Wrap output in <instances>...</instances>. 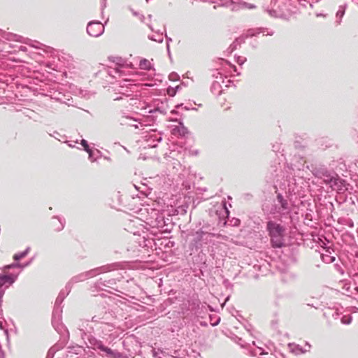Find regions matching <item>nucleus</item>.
<instances>
[{
	"instance_id": "1",
	"label": "nucleus",
	"mask_w": 358,
	"mask_h": 358,
	"mask_svg": "<svg viewBox=\"0 0 358 358\" xmlns=\"http://www.w3.org/2000/svg\"><path fill=\"white\" fill-rule=\"evenodd\" d=\"M114 317L112 313L105 311L100 313L92 317V325H88L89 329L85 331L80 329V335L85 341L87 348L94 350H99L100 352L104 353L105 356L109 358H122V354L117 350L104 345L102 341L99 340L95 336L107 340L108 338H115V330L116 325L113 320Z\"/></svg>"
},
{
	"instance_id": "2",
	"label": "nucleus",
	"mask_w": 358,
	"mask_h": 358,
	"mask_svg": "<svg viewBox=\"0 0 358 358\" xmlns=\"http://www.w3.org/2000/svg\"><path fill=\"white\" fill-rule=\"evenodd\" d=\"M146 224L149 226L147 229V232L143 231V236L137 234L136 232H134V236H138L136 238V241L138 242L140 247L142 248H151L154 243L155 237H157L159 234H162L164 231L165 226V222L164 217L161 215L156 214L155 219L151 218L150 222H146Z\"/></svg>"
},
{
	"instance_id": "3",
	"label": "nucleus",
	"mask_w": 358,
	"mask_h": 358,
	"mask_svg": "<svg viewBox=\"0 0 358 358\" xmlns=\"http://www.w3.org/2000/svg\"><path fill=\"white\" fill-rule=\"evenodd\" d=\"M312 173L317 178L322 179L326 185L333 189L342 191L345 186V180L341 178L334 171L329 170L324 165H316L312 167Z\"/></svg>"
},
{
	"instance_id": "4",
	"label": "nucleus",
	"mask_w": 358,
	"mask_h": 358,
	"mask_svg": "<svg viewBox=\"0 0 358 358\" xmlns=\"http://www.w3.org/2000/svg\"><path fill=\"white\" fill-rule=\"evenodd\" d=\"M266 229L273 248H280L285 245L284 236L285 228L282 225L275 221L268 220L266 222Z\"/></svg>"
},
{
	"instance_id": "5",
	"label": "nucleus",
	"mask_w": 358,
	"mask_h": 358,
	"mask_svg": "<svg viewBox=\"0 0 358 358\" xmlns=\"http://www.w3.org/2000/svg\"><path fill=\"white\" fill-rule=\"evenodd\" d=\"M192 236L190 241L189 248L192 251H197L199 249L203 248L204 245H208L213 241V237L209 236V233H202V231H192L189 234Z\"/></svg>"
},
{
	"instance_id": "6",
	"label": "nucleus",
	"mask_w": 358,
	"mask_h": 358,
	"mask_svg": "<svg viewBox=\"0 0 358 358\" xmlns=\"http://www.w3.org/2000/svg\"><path fill=\"white\" fill-rule=\"evenodd\" d=\"M276 188V202L274 205L275 212L281 215H287L292 210L291 205L288 201L289 195L285 192V195L278 191V188Z\"/></svg>"
},
{
	"instance_id": "7",
	"label": "nucleus",
	"mask_w": 358,
	"mask_h": 358,
	"mask_svg": "<svg viewBox=\"0 0 358 358\" xmlns=\"http://www.w3.org/2000/svg\"><path fill=\"white\" fill-rule=\"evenodd\" d=\"M135 89L136 85L133 83L132 80L124 79L120 82L118 87L115 89L117 92L116 94H120L121 96H116L114 98V100L119 101L122 99L123 96L129 97L133 96L134 93L136 92Z\"/></svg>"
},
{
	"instance_id": "8",
	"label": "nucleus",
	"mask_w": 358,
	"mask_h": 358,
	"mask_svg": "<svg viewBox=\"0 0 358 358\" xmlns=\"http://www.w3.org/2000/svg\"><path fill=\"white\" fill-rule=\"evenodd\" d=\"M121 263L115 262L112 264H108L90 271H85L87 279L92 278L99 274L110 272L113 271L118 270L121 268Z\"/></svg>"
},
{
	"instance_id": "9",
	"label": "nucleus",
	"mask_w": 358,
	"mask_h": 358,
	"mask_svg": "<svg viewBox=\"0 0 358 358\" xmlns=\"http://www.w3.org/2000/svg\"><path fill=\"white\" fill-rule=\"evenodd\" d=\"M20 271L17 273H4L0 274V301L3 298L5 289L12 285L17 280Z\"/></svg>"
},
{
	"instance_id": "10",
	"label": "nucleus",
	"mask_w": 358,
	"mask_h": 358,
	"mask_svg": "<svg viewBox=\"0 0 358 358\" xmlns=\"http://www.w3.org/2000/svg\"><path fill=\"white\" fill-rule=\"evenodd\" d=\"M62 310L58 308H54L52 317V325L55 331L60 335L64 336L69 334L68 329L62 322Z\"/></svg>"
},
{
	"instance_id": "11",
	"label": "nucleus",
	"mask_w": 358,
	"mask_h": 358,
	"mask_svg": "<svg viewBox=\"0 0 358 358\" xmlns=\"http://www.w3.org/2000/svg\"><path fill=\"white\" fill-rule=\"evenodd\" d=\"M87 32L92 37H99L104 32V24L97 20H93L88 22L87 25Z\"/></svg>"
},
{
	"instance_id": "12",
	"label": "nucleus",
	"mask_w": 358,
	"mask_h": 358,
	"mask_svg": "<svg viewBox=\"0 0 358 358\" xmlns=\"http://www.w3.org/2000/svg\"><path fill=\"white\" fill-rule=\"evenodd\" d=\"M144 138L147 142V145L150 148H155L158 143L162 140V134L155 130L146 132Z\"/></svg>"
},
{
	"instance_id": "13",
	"label": "nucleus",
	"mask_w": 358,
	"mask_h": 358,
	"mask_svg": "<svg viewBox=\"0 0 358 358\" xmlns=\"http://www.w3.org/2000/svg\"><path fill=\"white\" fill-rule=\"evenodd\" d=\"M71 290V284H66L65 289L62 290L56 299L54 308H58L62 310V303Z\"/></svg>"
},
{
	"instance_id": "14",
	"label": "nucleus",
	"mask_w": 358,
	"mask_h": 358,
	"mask_svg": "<svg viewBox=\"0 0 358 358\" xmlns=\"http://www.w3.org/2000/svg\"><path fill=\"white\" fill-rule=\"evenodd\" d=\"M116 279L110 278V279H103L100 278L95 283L94 287L99 289H103V287L112 288L114 285H116Z\"/></svg>"
},
{
	"instance_id": "15",
	"label": "nucleus",
	"mask_w": 358,
	"mask_h": 358,
	"mask_svg": "<svg viewBox=\"0 0 358 358\" xmlns=\"http://www.w3.org/2000/svg\"><path fill=\"white\" fill-rule=\"evenodd\" d=\"M259 34H263V35L266 36H273L274 31L273 30H269L267 28H258L256 29H249L248 31L247 36H254Z\"/></svg>"
},
{
	"instance_id": "16",
	"label": "nucleus",
	"mask_w": 358,
	"mask_h": 358,
	"mask_svg": "<svg viewBox=\"0 0 358 358\" xmlns=\"http://www.w3.org/2000/svg\"><path fill=\"white\" fill-rule=\"evenodd\" d=\"M52 219L55 220L52 224L55 231H60L64 228L66 220L64 217L53 216Z\"/></svg>"
},
{
	"instance_id": "17",
	"label": "nucleus",
	"mask_w": 358,
	"mask_h": 358,
	"mask_svg": "<svg viewBox=\"0 0 358 358\" xmlns=\"http://www.w3.org/2000/svg\"><path fill=\"white\" fill-rule=\"evenodd\" d=\"M49 92V96L51 99H55L61 103H66L65 95L63 93L54 89H52Z\"/></svg>"
},
{
	"instance_id": "18",
	"label": "nucleus",
	"mask_w": 358,
	"mask_h": 358,
	"mask_svg": "<svg viewBox=\"0 0 358 358\" xmlns=\"http://www.w3.org/2000/svg\"><path fill=\"white\" fill-rule=\"evenodd\" d=\"M197 231H202V233H203V234L204 233L206 234V232H208V233H209V236H211L213 238L220 236L219 234H217L213 232L214 227H213L210 224H208V223L203 224L202 227Z\"/></svg>"
},
{
	"instance_id": "19",
	"label": "nucleus",
	"mask_w": 358,
	"mask_h": 358,
	"mask_svg": "<svg viewBox=\"0 0 358 358\" xmlns=\"http://www.w3.org/2000/svg\"><path fill=\"white\" fill-rule=\"evenodd\" d=\"M330 248H327L324 253L321 254L322 260L326 264H330L335 261V257L331 255Z\"/></svg>"
},
{
	"instance_id": "20",
	"label": "nucleus",
	"mask_w": 358,
	"mask_h": 358,
	"mask_svg": "<svg viewBox=\"0 0 358 358\" xmlns=\"http://www.w3.org/2000/svg\"><path fill=\"white\" fill-rule=\"evenodd\" d=\"M69 339V334H66L64 336H60L59 341L57 343H56L55 345H53V348H55L57 349V352L58 350L62 349L66 345Z\"/></svg>"
},
{
	"instance_id": "21",
	"label": "nucleus",
	"mask_w": 358,
	"mask_h": 358,
	"mask_svg": "<svg viewBox=\"0 0 358 358\" xmlns=\"http://www.w3.org/2000/svg\"><path fill=\"white\" fill-rule=\"evenodd\" d=\"M245 38L246 37L243 36L236 38L228 48L229 52H232L238 46H240L242 43H245Z\"/></svg>"
},
{
	"instance_id": "22",
	"label": "nucleus",
	"mask_w": 358,
	"mask_h": 358,
	"mask_svg": "<svg viewBox=\"0 0 358 358\" xmlns=\"http://www.w3.org/2000/svg\"><path fill=\"white\" fill-rule=\"evenodd\" d=\"M85 280H87L86 274L85 272H83L77 275L73 276L67 284H71V286L72 287L73 284L79 282H83Z\"/></svg>"
},
{
	"instance_id": "23",
	"label": "nucleus",
	"mask_w": 358,
	"mask_h": 358,
	"mask_svg": "<svg viewBox=\"0 0 358 358\" xmlns=\"http://www.w3.org/2000/svg\"><path fill=\"white\" fill-rule=\"evenodd\" d=\"M33 259H31L30 261L25 264H20V263H13L10 265H8L5 267L6 269H10L14 268H18L20 270H22L24 268L28 266L31 262H32Z\"/></svg>"
},
{
	"instance_id": "24",
	"label": "nucleus",
	"mask_w": 358,
	"mask_h": 358,
	"mask_svg": "<svg viewBox=\"0 0 358 358\" xmlns=\"http://www.w3.org/2000/svg\"><path fill=\"white\" fill-rule=\"evenodd\" d=\"M346 6L343 5L340 6L338 10L336 13V17L337 18L336 23L338 24H340L341 22L342 17H343L345 12Z\"/></svg>"
},
{
	"instance_id": "25",
	"label": "nucleus",
	"mask_w": 358,
	"mask_h": 358,
	"mask_svg": "<svg viewBox=\"0 0 358 358\" xmlns=\"http://www.w3.org/2000/svg\"><path fill=\"white\" fill-rule=\"evenodd\" d=\"M289 345L291 351L296 355L303 354L306 352V350H303L302 347H301L299 345L289 344Z\"/></svg>"
},
{
	"instance_id": "26",
	"label": "nucleus",
	"mask_w": 358,
	"mask_h": 358,
	"mask_svg": "<svg viewBox=\"0 0 358 358\" xmlns=\"http://www.w3.org/2000/svg\"><path fill=\"white\" fill-rule=\"evenodd\" d=\"M30 250V247H27L25 250L21 252H19V253H17L15 254L14 256H13V259L15 261H19L21 259L24 258L25 256L27 255V254L29 253Z\"/></svg>"
},
{
	"instance_id": "27",
	"label": "nucleus",
	"mask_w": 358,
	"mask_h": 358,
	"mask_svg": "<svg viewBox=\"0 0 358 358\" xmlns=\"http://www.w3.org/2000/svg\"><path fill=\"white\" fill-rule=\"evenodd\" d=\"M189 306L191 307L192 310H194L199 308L200 305V301L197 298L192 297L188 301Z\"/></svg>"
},
{
	"instance_id": "28",
	"label": "nucleus",
	"mask_w": 358,
	"mask_h": 358,
	"mask_svg": "<svg viewBox=\"0 0 358 358\" xmlns=\"http://www.w3.org/2000/svg\"><path fill=\"white\" fill-rule=\"evenodd\" d=\"M88 155H89V159L92 162H94L95 161H96V159L99 158V150H96V151H94L92 149L90 151H88Z\"/></svg>"
},
{
	"instance_id": "29",
	"label": "nucleus",
	"mask_w": 358,
	"mask_h": 358,
	"mask_svg": "<svg viewBox=\"0 0 358 358\" xmlns=\"http://www.w3.org/2000/svg\"><path fill=\"white\" fill-rule=\"evenodd\" d=\"M3 37L6 40L15 41H21V39L23 38L21 36H18L12 33L6 34V36H3Z\"/></svg>"
},
{
	"instance_id": "30",
	"label": "nucleus",
	"mask_w": 358,
	"mask_h": 358,
	"mask_svg": "<svg viewBox=\"0 0 358 358\" xmlns=\"http://www.w3.org/2000/svg\"><path fill=\"white\" fill-rule=\"evenodd\" d=\"M149 38L152 41L162 43L163 41V33L157 32L155 35L150 36Z\"/></svg>"
},
{
	"instance_id": "31",
	"label": "nucleus",
	"mask_w": 358,
	"mask_h": 358,
	"mask_svg": "<svg viewBox=\"0 0 358 358\" xmlns=\"http://www.w3.org/2000/svg\"><path fill=\"white\" fill-rule=\"evenodd\" d=\"M140 68L144 70H150L151 68L150 63L146 59H141L139 64Z\"/></svg>"
},
{
	"instance_id": "32",
	"label": "nucleus",
	"mask_w": 358,
	"mask_h": 358,
	"mask_svg": "<svg viewBox=\"0 0 358 358\" xmlns=\"http://www.w3.org/2000/svg\"><path fill=\"white\" fill-rule=\"evenodd\" d=\"M69 352L74 353L76 355H78L82 351V347L79 345H75V346H69L68 347Z\"/></svg>"
},
{
	"instance_id": "33",
	"label": "nucleus",
	"mask_w": 358,
	"mask_h": 358,
	"mask_svg": "<svg viewBox=\"0 0 358 358\" xmlns=\"http://www.w3.org/2000/svg\"><path fill=\"white\" fill-rule=\"evenodd\" d=\"M352 317L351 316V315H343L341 317V322L343 324H350L352 322Z\"/></svg>"
},
{
	"instance_id": "34",
	"label": "nucleus",
	"mask_w": 358,
	"mask_h": 358,
	"mask_svg": "<svg viewBox=\"0 0 358 358\" xmlns=\"http://www.w3.org/2000/svg\"><path fill=\"white\" fill-rule=\"evenodd\" d=\"M109 75L111 76L113 78H116V75H118L119 76L122 74V71L120 68L117 69H113L109 71Z\"/></svg>"
},
{
	"instance_id": "35",
	"label": "nucleus",
	"mask_w": 358,
	"mask_h": 358,
	"mask_svg": "<svg viewBox=\"0 0 358 358\" xmlns=\"http://www.w3.org/2000/svg\"><path fill=\"white\" fill-rule=\"evenodd\" d=\"M178 131L180 136H184L186 134L188 133L187 129L182 125L180 127L178 128Z\"/></svg>"
},
{
	"instance_id": "36",
	"label": "nucleus",
	"mask_w": 358,
	"mask_h": 358,
	"mask_svg": "<svg viewBox=\"0 0 358 358\" xmlns=\"http://www.w3.org/2000/svg\"><path fill=\"white\" fill-rule=\"evenodd\" d=\"M56 352L57 349L52 346L48 350L46 358H53Z\"/></svg>"
},
{
	"instance_id": "37",
	"label": "nucleus",
	"mask_w": 358,
	"mask_h": 358,
	"mask_svg": "<svg viewBox=\"0 0 358 358\" xmlns=\"http://www.w3.org/2000/svg\"><path fill=\"white\" fill-rule=\"evenodd\" d=\"M19 51L26 52L27 47L22 45H19V46H16L13 50H10V53L19 52Z\"/></svg>"
},
{
	"instance_id": "38",
	"label": "nucleus",
	"mask_w": 358,
	"mask_h": 358,
	"mask_svg": "<svg viewBox=\"0 0 358 358\" xmlns=\"http://www.w3.org/2000/svg\"><path fill=\"white\" fill-rule=\"evenodd\" d=\"M81 145L84 148V150L88 152V151L91 150L92 149L90 148L89 145H88V143L86 140L85 139H83L81 141Z\"/></svg>"
},
{
	"instance_id": "39",
	"label": "nucleus",
	"mask_w": 358,
	"mask_h": 358,
	"mask_svg": "<svg viewBox=\"0 0 358 358\" xmlns=\"http://www.w3.org/2000/svg\"><path fill=\"white\" fill-rule=\"evenodd\" d=\"M245 61H246V58L244 57L238 56V57H236V62L239 65H243L245 63Z\"/></svg>"
},
{
	"instance_id": "40",
	"label": "nucleus",
	"mask_w": 358,
	"mask_h": 358,
	"mask_svg": "<svg viewBox=\"0 0 358 358\" xmlns=\"http://www.w3.org/2000/svg\"><path fill=\"white\" fill-rule=\"evenodd\" d=\"M167 93L170 96H174L176 94V88L169 87L167 89Z\"/></svg>"
},
{
	"instance_id": "41",
	"label": "nucleus",
	"mask_w": 358,
	"mask_h": 358,
	"mask_svg": "<svg viewBox=\"0 0 358 358\" xmlns=\"http://www.w3.org/2000/svg\"><path fill=\"white\" fill-rule=\"evenodd\" d=\"M154 111H158L160 113L162 114H166V111H167V108H164V106H157L155 108Z\"/></svg>"
},
{
	"instance_id": "42",
	"label": "nucleus",
	"mask_w": 358,
	"mask_h": 358,
	"mask_svg": "<svg viewBox=\"0 0 358 358\" xmlns=\"http://www.w3.org/2000/svg\"><path fill=\"white\" fill-rule=\"evenodd\" d=\"M169 77L171 80H178L180 78L179 76L175 72L171 73Z\"/></svg>"
},
{
	"instance_id": "43",
	"label": "nucleus",
	"mask_w": 358,
	"mask_h": 358,
	"mask_svg": "<svg viewBox=\"0 0 358 358\" xmlns=\"http://www.w3.org/2000/svg\"><path fill=\"white\" fill-rule=\"evenodd\" d=\"M165 37L166 38V48H167V51H168V53L169 55L170 54V50H169V42L172 41V39L169 37H168V36L166 35V34H165Z\"/></svg>"
},
{
	"instance_id": "44",
	"label": "nucleus",
	"mask_w": 358,
	"mask_h": 358,
	"mask_svg": "<svg viewBox=\"0 0 358 358\" xmlns=\"http://www.w3.org/2000/svg\"><path fill=\"white\" fill-rule=\"evenodd\" d=\"M280 144L276 143L273 145V150L275 152H279L280 150Z\"/></svg>"
},
{
	"instance_id": "45",
	"label": "nucleus",
	"mask_w": 358,
	"mask_h": 358,
	"mask_svg": "<svg viewBox=\"0 0 358 358\" xmlns=\"http://www.w3.org/2000/svg\"><path fill=\"white\" fill-rule=\"evenodd\" d=\"M41 45H43V44L38 41H34V44H31V46L35 47L36 48H40Z\"/></svg>"
},
{
	"instance_id": "46",
	"label": "nucleus",
	"mask_w": 358,
	"mask_h": 358,
	"mask_svg": "<svg viewBox=\"0 0 358 358\" xmlns=\"http://www.w3.org/2000/svg\"><path fill=\"white\" fill-rule=\"evenodd\" d=\"M240 224V220L238 219H234L231 220V224L234 226H237Z\"/></svg>"
},
{
	"instance_id": "47",
	"label": "nucleus",
	"mask_w": 358,
	"mask_h": 358,
	"mask_svg": "<svg viewBox=\"0 0 358 358\" xmlns=\"http://www.w3.org/2000/svg\"><path fill=\"white\" fill-rule=\"evenodd\" d=\"M248 354L252 357H255L257 355V352L255 350H250L248 351Z\"/></svg>"
},
{
	"instance_id": "48",
	"label": "nucleus",
	"mask_w": 358,
	"mask_h": 358,
	"mask_svg": "<svg viewBox=\"0 0 358 358\" xmlns=\"http://www.w3.org/2000/svg\"><path fill=\"white\" fill-rule=\"evenodd\" d=\"M258 349L260 350V352H259L260 355H266L267 354V352H265L264 350H263L262 348H258Z\"/></svg>"
},
{
	"instance_id": "49",
	"label": "nucleus",
	"mask_w": 358,
	"mask_h": 358,
	"mask_svg": "<svg viewBox=\"0 0 358 358\" xmlns=\"http://www.w3.org/2000/svg\"><path fill=\"white\" fill-rule=\"evenodd\" d=\"M279 188H280V189H285V188H286V184H285V183L280 184V185H279Z\"/></svg>"
},
{
	"instance_id": "50",
	"label": "nucleus",
	"mask_w": 358,
	"mask_h": 358,
	"mask_svg": "<svg viewBox=\"0 0 358 358\" xmlns=\"http://www.w3.org/2000/svg\"><path fill=\"white\" fill-rule=\"evenodd\" d=\"M219 86H220V84L218 82H214L212 85V87H219Z\"/></svg>"
},
{
	"instance_id": "51",
	"label": "nucleus",
	"mask_w": 358,
	"mask_h": 358,
	"mask_svg": "<svg viewBox=\"0 0 358 358\" xmlns=\"http://www.w3.org/2000/svg\"><path fill=\"white\" fill-rule=\"evenodd\" d=\"M219 322H220V318H218L215 322L212 323V325L215 326V325L218 324Z\"/></svg>"
},
{
	"instance_id": "52",
	"label": "nucleus",
	"mask_w": 358,
	"mask_h": 358,
	"mask_svg": "<svg viewBox=\"0 0 358 358\" xmlns=\"http://www.w3.org/2000/svg\"><path fill=\"white\" fill-rule=\"evenodd\" d=\"M224 208H225V213L227 214V217H229V210L226 207H224Z\"/></svg>"
},
{
	"instance_id": "53",
	"label": "nucleus",
	"mask_w": 358,
	"mask_h": 358,
	"mask_svg": "<svg viewBox=\"0 0 358 358\" xmlns=\"http://www.w3.org/2000/svg\"><path fill=\"white\" fill-rule=\"evenodd\" d=\"M172 114H177L178 112L176 110H172L171 112Z\"/></svg>"
},
{
	"instance_id": "54",
	"label": "nucleus",
	"mask_w": 358,
	"mask_h": 358,
	"mask_svg": "<svg viewBox=\"0 0 358 358\" xmlns=\"http://www.w3.org/2000/svg\"><path fill=\"white\" fill-rule=\"evenodd\" d=\"M180 107H182V104H178L176 106V108H180Z\"/></svg>"
},
{
	"instance_id": "55",
	"label": "nucleus",
	"mask_w": 358,
	"mask_h": 358,
	"mask_svg": "<svg viewBox=\"0 0 358 358\" xmlns=\"http://www.w3.org/2000/svg\"><path fill=\"white\" fill-rule=\"evenodd\" d=\"M184 108L187 110H189V107H187V106H185Z\"/></svg>"
},
{
	"instance_id": "56",
	"label": "nucleus",
	"mask_w": 358,
	"mask_h": 358,
	"mask_svg": "<svg viewBox=\"0 0 358 358\" xmlns=\"http://www.w3.org/2000/svg\"><path fill=\"white\" fill-rule=\"evenodd\" d=\"M233 68L234 69V71L236 72V67L235 66H233Z\"/></svg>"
},
{
	"instance_id": "57",
	"label": "nucleus",
	"mask_w": 358,
	"mask_h": 358,
	"mask_svg": "<svg viewBox=\"0 0 358 358\" xmlns=\"http://www.w3.org/2000/svg\"><path fill=\"white\" fill-rule=\"evenodd\" d=\"M69 145L70 147H74V145H73V143L69 144Z\"/></svg>"
},
{
	"instance_id": "58",
	"label": "nucleus",
	"mask_w": 358,
	"mask_h": 358,
	"mask_svg": "<svg viewBox=\"0 0 358 358\" xmlns=\"http://www.w3.org/2000/svg\"><path fill=\"white\" fill-rule=\"evenodd\" d=\"M148 18H149V19H151V18H152V15H148Z\"/></svg>"
},
{
	"instance_id": "59",
	"label": "nucleus",
	"mask_w": 358,
	"mask_h": 358,
	"mask_svg": "<svg viewBox=\"0 0 358 358\" xmlns=\"http://www.w3.org/2000/svg\"><path fill=\"white\" fill-rule=\"evenodd\" d=\"M179 87H180L179 86H177L175 87V88H176V91L178 90Z\"/></svg>"
},
{
	"instance_id": "60",
	"label": "nucleus",
	"mask_w": 358,
	"mask_h": 358,
	"mask_svg": "<svg viewBox=\"0 0 358 358\" xmlns=\"http://www.w3.org/2000/svg\"><path fill=\"white\" fill-rule=\"evenodd\" d=\"M149 27L150 28L151 30H153L151 25H149Z\"/></svg>"
},
{
	"instance_id": "61",
	"label": "nucleus",
	"mask_w": 358,
	"mask_h": 358,
	"mask_svg": "<svg viewBox=\"0 0 358 358\" xmlns=\"http://www.w3.org/2000/svg\"><path fill=\"white\" fill-rule=\"evenodd\" d=\"M141 19H142V20L144 19V16L143 15H141Z\"/></svg>"
},
{
	"instance_id": "62",
	"label": "nucleus",
	"mask_w": 358,
	"mask_h": 358,
	"mask_svg": "<svg viewBox=\"0 0 358 358\" xmlns=\"http://www.w3.org/2000/svg\"><path fill=\"white\" fill-rule=\"evenodd\" d=\"M252 345H255V341L252 342Z\"/></svg>"
},
{
	"instance_id": "63",
	"label": "nucleus",
	"mask_w": 358,
	"mask_h": 358,
	"mask_svg": "<svg viewBox=\"0 0 358 358\" xmlns=\"http://www.w3.org/2000/svg\"><path fill=\"white\" fill-rule=\"evenodd\" d=\"M306 345H308V347L310 348V345H309L308 343H306Z\"/></svg>"
},
{
	"instance_id": "64",
	"label": "nucleus",
	"mask_w": 358,
	"mask_h": 358,
	"mask_svg": "<svg viewBox=\"0 0 358 358\" xmlns=\"http://www.w3.org/2000/svg\"><path fill=\"white\" fill-rule=\"evenodd\" d=\"M149 0H146V1L148 2Z\"/></svg>"
}]
</instances>
